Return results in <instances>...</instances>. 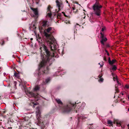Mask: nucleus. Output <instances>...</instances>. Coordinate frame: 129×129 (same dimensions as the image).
<instances>
[{"mask_svg": "<svg viewBox=\"0 0 129 129\" xmlns=\"http://www.w3.org/2000/svg\"><path fill=\"white\" fill-rule=\"evenodd\" d=\"M54 32V28L51 27H48L44 30V31L45 40L52 50H55L56 48L55 39L52 35V33Z\"/></svg>", "mask_w": 129, "mask_h": 129, "instance_id": "1", "label": "nucleus"}, {"mask_svg": "<svg viewBox=\"0 0 129 129\" xmlns=\"http://www.w3.org/2000/svg\"><path fill=\"white\" fill-rule=\"evenodd\" d=\"M41 50V57L42 61L39 65V67H42L46 65L49 64L50 54L49 52L47 47L44 44L42 45L40 48Z\"/></svg>", "mask_w": 129, "mask_h": 129, "instance_id": "2", "label": "nucleus"}, {"mask_svg": "<svg viewBox=\"0 0 129 129\" xmlns=\"http://www.w3.org/2000/svg\"><path fill=\"white\" fill-rule=\"evenodd\" d=\"M36 112V117L38 120V125L41 126L42 129L44 127H45V126L43 123V121L42 119V118L40 116V112L39 107L37 108Z\"/></svg>", "mask_w": 129, "mask_h": 129, "instance_id": "3", "label": "nucleus"}, {"mask_svg": "<svg viewBox=\"0 0 129 129\" xmlns=\"http://www.w3.org/2000/svg\"><path fill=\"white\" fill-rule=\"evenodd\" d=\"M102 7V6L100 5L98 2H96L93 6L94 14L97 16H100L101 14L100 9Z\"/></svg>", "mask_w": 129, "mask_h": 129, "instance_id": "4", "label": "nucleus"}, {"mask_svg": "<svg viewBox=\"0 0 129 129\" xmlns=\"http://www.w3.org/2000/svg\"><path fill=\"white\" fill-rule=\"evenodd\" d=\"M56 6L58 7V9H56L55 12H57L59 11L61 9H62L63 7V5L61 1L60 0H56Z\"/></svg>", "mask_w": 129, "mask_h": 129, "instance_id": "5", "label": "nucleus"}, {"mask_svg": "<svg viewBox=\"0 0 129 129\" xmlns=\"http://www.w3.org/2000/svg\"><path fill=\"white\" fill-rule=\"evenodd\" d=\"M75 105V104H70L69 105L66 106L64 109V112L67 113L69 112L72 109L71 106L74 107Z\"/></svg>", "mask_w": 129, "mask_h": 129, "instance_id": "6", "label": "nucleus"}, {"mask_svg": "<svg viewBox=\"0 0 129 129\" xmlns=\"http://www.w3.org/2000/svg\"><path fill=\"white\" fill-rule=\"evenodd\" d=\"M100 34L101 35V38L102 39L101 41V43L104 45V42L106 41L107 40V39L106 38L104 37V34L102 32L100 33Z\"/></svg>", "mask_w": 129, "mask_h": 129, "instance_id": "7", "label": "nucleus"}, {"mask_svg": "<svg viewBox=\"0 0 129 129\" xmlns=\"http://www.w3.org/2000/svg\"><path fill=\"white\" fill-rule=\"evenodd\" d=\"M35 98H34L32 99H29V100L31 101V103L30 104L31 106H33L34 107L35 105H37L38 103H35L34 101L36 100H35Z\"/></svg>", "mask_w": 129, "mask_h": 129, "instance_id": "8", "label": "nucleus"}, {"mask_svg": "<svg viewBox=\"0 0 129 129\" xmlns=\"http://www.w3.org/2000/svg\"><path fill=\"white\" fill-rule=\"evenodd\" d=\"M51 7L49 5L48 6V8H47V16H48L49 17H50L51 15V11H50L51 9H52Z\"/></svg>", "mask_w": 129, "mask_h": 129, "instance_id": "9", "label": "nucleus"}, {"mask_svg": "<svg viewBox=\"0 0 129 129\" xmlns=\"http://www.w3.org/2000/svg\"><path fill=\"white\" fill-rule=\"evenodd\" d=\"M31 9L33 11L34 14L36 17H37L38 16V12L37 9L33 8H31Z\"/></svg>", "mask_w": 129, "mask_h": 129, "instance_id": "10", "label": "nucleus"}, {"mask_svg": "<svg viewBox=\"0 0 129 129\" xmlns=\"http://www.w3.org/2000/svg\"><path fill=\"white\" fill-rule=\"evenodd\" d=\"M116 61V60L115 59H113L112 61L110 60V58H109L108 59V62L110 64H113Z\"/></svg>", "mask_w": 129, "mask_h": 129, "instance_id": "11", "label": "nucleus"}, {"mask_svg": "<svg viewBox=\"0 0 129 129\" xmlns=\"http://www.w3.org/2000/svg\"><path fill=\"white\" fill-rule=\"evenodd\" d=\"M30 27V29H31V28L33 29H36V27L35 26V24L34 22H33L32 23V24Z\"/></svg>", "mask_w": 129, "mask_h": 129, "instance_id": "12", "label": "nucleus"}, {"mask_svg": "<svg viewBox=\"0 0 129 129\" xmlns=\"http://www.w3.org/2000/svg\"><path fill=\"white\" fill-rule=\"evenodd\" d=\"M117 69L115 65H113L112 66V69H111V72H112V70L113 71H115Z\"/></svg>", "mask_w": 129, "mask_h": 129, "instance_id": "13", "label": "nucleus"}, {"mask_svg": "<svg viewBox=\"0 0 129 129\" xmlns=\"http://www.w3.org/2000/svg\"><path fill=\"white\" fill-rule=\"evenodd\" d=\"M47 21H44L42 23V25L43 26L45 27L46 26Z\"/></svg>", "mask_w": 129, "mask_h": 129, "instance_id": "14", "label": "nucleus"}, {"mask_svg": "<svg viewBox=\"0 0 129 129\" xmlns=\"http://www.w3.org/2000/svg\"><path fill=\"white\" fill-rule=\"evenodd\" d=\"M56 100L58 104H60V105H62V103L60 99H56Z\"/></svg>", "mask_w": 129, "mask_h": 129, "instance_id": "15", "label": "nucleus"}, {"mask_svg": "<svg viewBox=\"0 0 129 129\" xmlns=\"http://www.w3.org/2000/svg\"><path fill=\"white\" fill-rule=\"evenodd\" d=\"M115 123H116L118 126H120L121 125L120 122L118 120H116L115 121Z\"/></svg>", "mask_w": 129, "mask_h": 129, "instance_id": "16", "label": "nucleus"}, {"mask_svg": "<svg viewBox=\"0 0 129 129\" xmlns=\"http://www.w3.org/2000/svg\"><path fill=\"white\" fill-rule=\"evenodd\" d=\"M29 94L31 95V96L34 97L35 98H36L37 97V95H35L33 93L30 92L29 93Z\"/></svg>", "mask_w": 129, "mask_h": 129, "instance_id": "17", "label": "nucleus"}, {"mask_svg": "<svg viewBox=\"0 0 129 129\" xmlns=\"http://www.w3.org/2000/svg\"><path fill=\"white\" fill-rule=\"evenodd\" d=\"M113 79H114V81H117V84H119L120 83H119V82L118 81V79H117V78H116V77L115 78V77H113Z\"/></svg>", "mask_w": 129, "mask_h": 129, "instance_id": "18", "label": "nucleus"}, {"mask_svg": "<svg viewBox=\"0 0 129 129\" xmlns=\"http://www.w3.org/2000/svg\"><path fill=\"white\" fill-rule=\"evenodd\" d=\"M39 86H36L34 88V90L35 91L39 89Z\"/></svg>", "mask_w": 129, "mask_h": 129, "instance_id": "19", "label": "nucleus"}, {"mask_svg": "<svg viewBox=\"0 0 129 129\" xmlns=\"http://www.w3.org/2000/svg\"><path fill=\"white\" fill-rule=\"evenodd\" d=\"M104 62L103 61H102L99 63V65H100L101 67H102L103 66L104 64Z\"/></svg>", "mask_w": 129, "mask_h": 129, "instance_id": "20", "label": "nucleus"}, {"mask_svg": "<svg viewBox=\"0 0 129 129\" xmlns=\"http://www.w3.org/2000/svg\"><path fill=\"white\" fill-rule=\"evenodd\" d=\"M117 85H115V91H116V92H115V93L116 92H119V91H118V88L117 87Z\"/></svg>", "mask_w": 129, "mask_h": 129, "instance_id": "21", "label": "nucleus"}, {"mask_svg": "<svg viewBox=\"0 0 129 129\" xmlns=\"http://www.w3.org/2000/svg\"><path fill=\"white\" fill-rule=\"evenodd\" d=\"M103 81V79L102 78H100V79L99 80V82H102Z\"/></svg>", "mask_w": 129, "mask_h": 129, "instance_id": "22", "label": "nucleus"}, {"mask_svg": "<svg viewBox=\"0 0 129 129\" xmlns=\"http://www.w3.org/2000/svg\"><path fill=\"white\" fill-rule=\"evenodd\" d=\"M108 124H112V121L111 120H108Z\"/></svg>", "mask_w": 129, "mask_h": 129, "instance_id": "23", "label": "nucleus"}, {"mask_svg": "<svg viewBox=\"0 0 129 129\" xmlns=\"http://www.w3.org/2000/svg\"><path fill=\"white\" fill-rule=\"evenodd\" d=\"M50 79L49 78H48L46 80V83H48V82L50 81Z\"/></svg>", "mask_w": 129, "mask_h": 129, "instance_id": "24", "label": "nucleus"}, {"mask_svg": "<svg viewBox=\"0 0 129 129\" xmlns=\"http://www.w3.org/2000/svg\"><path fill=\"white\" fill-rule=\"evenodd\" d=\"M129 87V86L128 85H125V88H126L127 89Z\"/></svg>", "mask_w": 129, "mask_h": 129, "instance_id": "25", "label": "nucleus"}, {"mask_svg": "<svg viewBox=\"0 0 129 129\" xmlns=\"http://www.w3.org/2000/svg\"><path fill=\"white\" fill-rule=\"evenodd\" d=\"M105 28L104 27H103L102 28V31H104L105 30Z\"/></svg>", "mask_w": 129, "mask_h": 129, "instance_id": "26", "label": "nucleus"}, {"mask_svg": "<svg viewBox=\"0 0 129 129\" xmlns=\"http://www.w3.org/2000/svg\"><path fill=\"white\" fill-rule=\"evenodd\" d=\"M62 13H63L64 15V16L66 17H67V16L65 14V13H64L63 12H62Z\"/></svg>", "mask_w": 129, "mask_h": 129, "instance_id": "27", "label": "nucleus"}, {"mask_svg": "<svg viewBox=\"0 0 129 129\" xmlns=\"http://www.w3.org/2000/svg\"><path fill=\"white\" fill-rule=\"evenodd\" d=\"M128 129H129V124L128 125Z\"/></svg>", "mask_w": 129, "mask_h": 129, "instance_id": "28", "label": "nucleus"}, {"mask_svg": "<svg viewBox=\"0 0 129 129\" xmlns=\"http://www.w3.org/2000/svg\"><path fill=\"white\" fill-rule=\"evenodd\" d=\"M105 51H106V52L107 53H108V51H107V50H105Z\"/></svg>", "mask_w": 129, "mask_h": 129, "instance_id": "29", "label": "nucleus"}, {"mask_svg": "<svg viewBox=\"0 0 129 129\" xmlns=\"http://www.w3.org/2000/svg\"><path fill=\"white\" fill-rule=\"evenodd\" d=\"M44 73H47L45 71L44 72Z\"/></svg>", "mask_w": 129, "mask_h": 129, "instance_id": "30", "label": "nucleus"}, {"mask_svg": "<svg viewBox=\"0 0 129 129\" xmlns=\"http://www.w3.org/2000/svg\"><path fill=\"white\" fill-rule=\"evenodd\" d=\"M121 94H122V95H123V93H121Z\"/></svg>", "mask_w": 129, "mask_h": 129, "instance_id": "31", "label": "nucleus"}, {"mask_svg": "<svg viewBox=\"0 0 129 129\" xmlns=\"http://www.w3.org/2000/svg\"><path fill=\"white\" fill-rule=\"evenodd\" d=\"M107 53V55H109V53H108H108Z\"/></svg>", "mask_w": 129, "mask_h": 129, "instance_id": "32", "label": "nucleus"}, {"mask_svg": "<svg viewBox=\"0 0 129 129\" xmlns=\"http://www.w3.org/2000/svg\"><path fill=\"white\" fill-rule=\"evenodd\" d=\"M31 40H32L33 39L32 38H31V39H30Z\"/></svg>", "mask_w": 129, "mask_h": 129, "instance_id": "33", "label": "nucleus"}, {"mask_svg": "<svg viewBox=\"0 0 129 129\" xmlns=\"http://www.w3.org/2000/svg\"><path fill=\"white\" fill-rule=\"evenodd\" d=\"M128 111H129V108H128Z\"/></svg>", "mask_w": 129, "mask_h": 129, "instance_id": "34", "label": "nucleus"}, {"mask_svg": "<svg viewBox=\"0 0 129 129\" xmlns=\"http://www.w3.org/2000/svg\"><path fill=\"white\" fill-rule=\"evenodd\" d=\"M67 3H68V2L67 1Z\"/></svg>", "mask_w": 129, "mask_h": 129, "instance_id": "35", "label": "nucleus"}, {"mask_svg": "<svg viewBox=\"0 0 129 129\" xmlns=\"http://www.w3.org/2000/svg\"><path fill=\"white\" fill-rule=\"evenodd\" d=\"M112 76H113V74L112 73Z\"/></svg>", "mask_w": 129, "mask_h": 129, "instance_id": "36", "label": "nucleus"}, {"mask_svg": "<svg viewBox=\"0 0 129 129\" xmlns=\"http://www.w3.org/2000/svg\"><path fill=\"white\" fill-rule=\"evenodd\" d=\"M68 23H69V21H68Z\"/></svg>", "mask_w": 129, "mask_h": 129, "instance_id": "37", "label": "nucleus"}, {"mask_svg": "<svg viewBox=\"0 0 129 129\" xmlns=\"http://www.w3.org/2000/svg\"><path fill=\"white\" fill-rule=\"evenodd\" d=\"M66 23H67V21L66 22Z\"/></svg>", "mask_w": 129, "mask_h": 129, "instance_id": "38", "label": "nucleus"}, {"mask_svg": "<svg viewBox=\"0 0 129 129\" xmlns=\"http://www.w3.org/2000/svg\"><path fill=\"white\" fill-rule=\"evenodd\" d=\"M128 99L129 100V97H128Z\"/></svg>", "mask_w": 129, "mask_h": 129, "instance_id": "39", "label": "nucleus"}, {"mask_svg": "<svg viewBox=\"0 0 129 129\" xmlns=\"http://www.w3.org/2000/svg\"><path fill=\"white\" fill-rule=\"evenodd\" d=\"M77 24V25H79V24Z\"/></svg>", "mask_w": 129, "mask_h": 129, "instance_id": "40", "label": "nucleus"}, {"mask_svg": "<svg viewBox=\"0 0 129 129\" xmlns=\"http://www.w3.org/2000/svg\"><path fill=\"white\" fill-rule=\"evenodd\" d=\"M3 45V44H2V45Z\"/></svg>", "mask_w": 129, "mask_h": 129, "instance_id": "41", "label": "nucleus"}, {"mask_svg": "<svg viewBox=\"0 0 129 129\" xmlns=\"http://www.w3.org/2000/svg\"><path fill=\"white\" fill-rule=\"evenodd\" d=\"M90 22H91V21L90 20Z\"/></svg>", "mask_w": 129, "mask_h": 129, "instance_id": "42", "label": "nucleus"}]
</instances>
